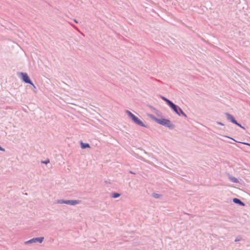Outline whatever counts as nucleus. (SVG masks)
Here are the masks:
<instances>
[{
    "label": "nucleus",
    "instance_id": "9",
    "mask_svg": "<svg viewBox=\"0 0 250 250\" xmlns=\"http://www.w3.org/2000/svg\"><path fill=\"white\" fill-rule=\"evenodd\" d=\"M80 144L82 149H83L91 147L90 145L88 143H83L82 141H80Z\"/></svg>",
    "mask_w": 250,
    "mask_h": 250
},
{
    "label": "nucleus",
    "instance_id": "6",
    "mask_svg": "<svg viewBox=\"0 0 250 250\" xmlns=\"http://www.w3.org/2000/svg\"><path fill=\"white\" fill-rule=\"evenodd\" d=\"M170 108L178 115H180V113L183 110L178 105L174 104L173 103L169 106Z\"/></svg>",
    "mask_w": 250,
    "mask_h": 250
},
{
    "label": "nucleus",
    "instance_id": "7",
    "mask_svg": "<svg viewBox=\"0 0 250 250\" xmlns=\"http://www.w3.org/2000/svg\"><path fill=\"white\" fill-rule=\"evenodd\" d=\"M225 115L226 116L227 119L228 121H229L230 122H231L234 124L235 123H237V121L236 120V119H235V118L234 117V116L232 115H231L230 113H228V112H225Z\"/></svg>",
    "mask_w": 250,
    "mask_h": 250
},
{
    "label": "nucleus",
    "instance_id": "23",
    "mask_svg": "<svg viewBox=\"0 0 250 250\" xmlns=\"http://www.w3.org/2000/svg\"><path fill=\"white\" fill-rule=\"evenodd\" d=\"M149 108H150V109L153 110H155L156 109L155 107H154L153 106L151 105H147Z\"/></svg>",
    "mask_w": 250,
    "mask_h": 250
},
{
    "label": "nucleus",
    "instance_id": "1",
    "mask_svg": "<svg viewBox=\"0 0 250 250\" xmlns=\"http://www.w3.org/2000/svg\"><path fill=\"white\" fill-rule=\"evenodd\" d=\"M125 113L127 114L130 119L135 124L140 126L144 127L146 128H149V126L147 125L144 124V123L137 116L134 115L131 112L128 110H125Z\"/></svg>",
    "mask_w": 250,
    "mask_h": 250
},
{
    "label": "nucleus",
    "instance_id": "25",
    "mask_svg": "<svg viewBox=\"0 0 250 250\" xmlns=\"http://www.w3.org/2000/svg\"><path fill=\"white\" fill-rule=\"evenodd\" d=\"M130 173H131V174H135L136 173H134V172L132 171H129V172Z\"/></svg>",
    "mask_w": 250,
    "mask_h": 250
},
{
    "label": "nucleus",
    "instance_id": "20",
    "mask_svg": "<svg viewBox=\"0 0 250 250\" xmlns=\"http://www.w3.org/2000/svg\"><path fill=\"white\" fill-rule=\"evenodd\" d=\"M49 162H50V160L49 159H47L45 161H42V163L45 164L46 165L48 163H49Z\"/></svg>",
    "mask_w": 250,
    "mask_h": 250
},
{
    "label": "nucleus",
    "instance_id": "16",
    "mask_svg": "<svg viewBox=\"0 0 250 250\" xmlns=\"http://www.w3.org/2000/svg\"><path fill=\"white\" fill-rule=\"evenodd\" d=\"M155 112L157 116H162V113L158 110L156 109Z\"/></svg>",
    "mask_w": 250,
    "mask_h": 250
},
{
    "label": "nucleus",
    "instance_id": "3",
    "mask_svg": "<svg viewBox=\"0 0 250 250\" xmlns=\"http://www.w3.org/2000/svg\"><path fill=\"white\" fill-rule=\"evenodd\" d=\"M18 75L23 82L25 83L32 84V81L31 80L30 77L26 73L19 72Z\"/></svg>",
    "mask_w": 250,
    "mask_h": 250
},
{
    "label": "nucleus",
    "instance_id": "14",
    "mask_svg": "<svg viewBox=\"0 0 250 250\" xmlns=\"http://www.w3.org/2000/svg\"><path fill=\"white\" fill-rule=\"evenodd\" d=\"M152 196L156 199H158L162 197V195L153 192L152 193Z\"/></svg>",
    "mask_w": 250,
    "mask_h": 250
},
{
    "label": "nucleus",
    "instance_id": "24",
    "mask_svg": "<svg viewBox=\"0 0 250 250\" xmlns=\"http://www.w3.org/2000/svg\"><path fill=\"white\" fill-rule=\"evenodd\" d=\"M0 151H5V149L0 146Z\"/></svg>",
    "mask_w": 250,
    "mask_h": 250
},
{
    "label": "nucleus",
    "instance_id": "4",
    "mask_svg": "<svg viewBox=\"0 0 250 250\" xmlns=\"http://www.w3.org/2000/svg\"><path fill=\"white\" fill-rule=\"evenodd\" d=\"M81 202L79 200H59L57 202L59 204H65L71 206H75Z\"/></svg>",
    "mask_w": 250,
    "mask_h": 250
},
{
    "label": "nucleus",
    "instance_id": "11",
    "mask_svg": "<svg viewBox=\"0 0 250 250\" xmlns=\"http://www.w3.org/2000/svg\"><path fill=\"white\" fill-rule=\"evenodd\" d=\"M121 194L116 192H113L111 193L110 197L113 198H117L119 197Z\"/></svg>",
    "mask_w": 250,
    "mask_h": 250
},
{
    "label": "nucleus",
    "instance_id": "5",
    "mask_svg": "<svg viewBox=\"0 0 250 250\" xmlns=\"http://www.w3.org/2000/svg\"><path fill=\"white\" fill-rule=\"evenodd\" d=\"M44 240L43 237H35L29 240L25 241L24 243L25 244H31L33 243L38 242L39 243H42Z\"/></svg>",
    "mask_w": 250,
    "mask_h": 250
},
{
    "label": "nucleus",
    "instance_id": "22",
    "mask_svg": "<svg viewBox=\"0 0 250 250\" xmlns=\"http://www.w3.org/2000/svg\"><path fill=\"white\" fill-rule=\"evenodd\" d=\"M216 124L217 125H223V126L224 125V124H223L222 122H219V121L216 122Z\"/></svg>",
    "mask_w": 250,
    "mask_h": 250
},
{
    "label": "nucleus",
    "instance_id": "12",
    "mask_svg": "<svg viewBox=\"0 0 250 250\" xmlns=\"http://www.w3.org/2000/svg\"><path fill=\"white\" fill-rule=\"evenodd\" d=\"M229 179L233 183H238L239 182L237 178L232 176L229 175Z\"/></svg>",
    "mask_w": 250,
    "mask_h": 250
},
{
    "label": "nucleus",
    "instance_id": "21",
    "mask_svg": "<svg viewBox=\"0 0 250 250\" xmlns=\"http://www.w3.org/2000/svg\"><path fill=\"white\" fill-rule=\"evenodd\" d=\"M33 88H32V89H33V90L35 92H37L36 91H35V89H36V87L35 86V85L34 84V83H32V84H31Z\"/></svg>",
    "mask_w": 250,
    "mask_h": 250
},
{
    "label": "nucleus",
    "instance_id": "2",
    "mask_svg": "<svg viewBox=\"0 0 250 250\" xmlns=\"http://www.w3.org/2000/svg\"><path fill=\"white\" fill-rule=\"evenodd\" d=\"M157 123L167 127L170 130L173 129L175 127V125L171 123L169 119L163 117H162L160 119L159 118Z\"/></svg>",
    "mask_w": 250,
    "mask_h": 250
},
{
    "label": "nucleus",
    "instance_id": "27",
    "mask_svg": "<svg viewBox=\"0 0 250 250\" xmlns=\"http://www.w3.org/2000/svg\"><path fill=\"white\" fill-rule=\"evenodd\" d=\"M105 183H108V182H107L106 181H105Z\"/></svg>",
    "mask_w": 250,
    "mask_h": 250
},
{
    "label": "nucleus",
    "instance_id": "19",
    "mask_svg": "<svg viewBox=\"0 0 250 250\" xmlns=\"http://www.w3.org/2000/svg\"><path fill=\"white\" fill-rule=\"evenodd\" d=\"M181 115H182L183 116H184L185 118H187V116L186 114L183 110L181 111V112L180 113L179 116H181Z\"/></svg>",
    "mask_w": 250,
    "mask_h": 250
},
{
    "label": "nucleus",
    "instance_id": "8",
    "mask_svg": "<svg viewBox=\"0 0 250 250\" xmlns=\"http://www.w3.org/2000/svg\"><path fill=\"white\" fill-rule=\"evenodd\" d=\"M232 201L234 203L240 206L244 207L245 206V204L243 202H242L240 199L237 198H233Z\"/></svg>",
    "mask_w": 250,
    "mask_h": 250
},
{
    "label": "nucleus",
    "instance_id": "10",
    "mask_svg": "<svg viewBox=\"0 0 250 250\" xmlns=\"http://www.w3.org/2000/svg\"><path fill=\"white\" fill-rule=\"evenodd\" d=\"M160 97L164 101H165L167 104L169 106H170V105L172 104V102L171 101H170V100L168 99L166 97L163 96H162V95H160Z\"/></svg>",
    "mask_w": 250,
    "mask_h": 250
},
{
    "label": "nucleus",
    "instance_id": "26",
    "mask_svg": "<svg viewBox=\"0 0 250 250\" xmlns=\"http://www.w3.org/2000/svg\"><path fill=\"white\" fill-rule=\"evenodd\" d=\"M74 21L75 22H76V23H78V22L76 19H75Z\"/></svg>",
    "mask_w": 250,
    "mask_h": 250
},
{
    "label": "nucleus",
    "instance_id": "17",
    "mask_svg": "<svg viewBox=\"0 0 250 250\" xmlns=\"http://www.w3.org/2000/svg\"><path fill=\"white\" fill-rule=\"evenodd\" d=\"M242 239V237H241V236H237V237L235 238V239L234 241H235V242H238V241H241Z\"/></svg>",
    "mask_w": 250,
    "mask_h": 250
},
{
    "label": "nucleus",
    "instance_id": "13",
    "mask_svg": "<svg viewBox=\"0 0 250 250\" xmlns=\"http://www.w3.org/2000/svg\"><path fill=\"white\" fill-rule=\"evenodd\" d=\"M149 117H150L152 120H153L154 121H155L156 123L157 122L158 120V118L156 117L154 115H152V114H148L147 115Z\"/></svg>",
    "mask_w": 250,
    "mask_h": 250
},
{
    "label": "nucleus",
    "instance_id": "15",
    "mask_svg": "<svg viewBox=\"0 0 250 250\" xmlns=\"http://www.w3.org/2000/svg\"><path fill=\"white\" fill-rule=\"evenodd\" d=\"M226 137H228V136H226ZM228 138H230V139L233 140V141H234L236 142L239 143H242V144H243L244 145H247V146H250V143H245V142H238V141H236L235 140H234V139H233L231 137H228Z\"/></svg>",
    "mask_w": 250,
    "mask_h": 250
},
{
    "label": "nucleus",
    "instance_id": "18",
    "mask_svg": "<svg viewBox=\"0 0 250 250\" xmlns=\"http://www.w3.org/2000/svg\"><path fill=\"white\" fill-rule=\"evenodd\" d=\"M235 125H237V126H239L242 129H245V128L244 126H242L240 123H239L237 121V123L234 124Z\"/></svg>",
    "mask_w": 250,
    "mask_h": 250
}]
</instances>
